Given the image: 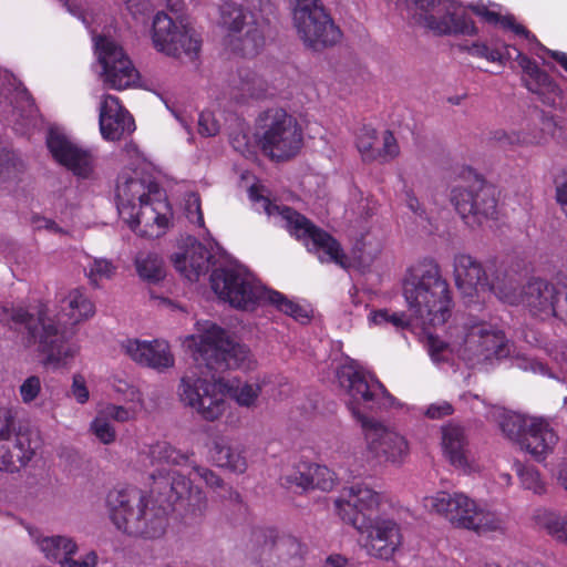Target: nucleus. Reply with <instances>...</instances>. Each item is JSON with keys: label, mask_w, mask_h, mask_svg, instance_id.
<instances>
[{"label": "nucleus", "mask_w": 567, "mask_h": 567, "mask_svg": "<svg viewBox=\"0 0 567 567\" xmlns=\"http://www.w3.org/2000/svg\"><path fill=\"white\" fill-rule=\"evenodd\" d=\"M195 365L182 377L178 394L185 405L204 420L215 421L226 410L228 394L240 406L254 408L261 392L258 383L227 380L218 377L230 369L250 370L255 360L249 348L231 340L220 327L205 322L200 334L190 336Z\"/></svg>", "instance_id": "1"}, {"label": "nucleus", "mask_w": 567, "mask_h": 567, "mask_svg": "<svg viewBox=\"0 0 567 567\" xmlns=\"http://www.w3.org/2000/svg\"><path fill=\"white\" fill-rule=\"evenodd\" d=\"M403 296L412 316L423 327L443 326L451 316L449 284L440 266L424 259L411 266L403 279Z\"/></svg>", "instance_id": "2"}, {"label": "nucleus", "mask_w": 567, "mask_h": 567, "mask_svg": "<svg viewBox=\"0 0 567 567\" xmlns=\"http://www.w3.org/2000/svg\"><path fill=\"white\" fill-rule=\"evenodd\" d=\"M2 320H10L27 347L37 346L45 355V363L62 368L75 355V349L65 343V333L49 319L45 305L31 308H2Z\"/></svg>", "instance_id": "3"}, {"label": "nucleus", "mask_w": 567, "mask_h": 567, "mask_svg": "<svg viewBox=\"0 0 567 567\" xmlns=\"http://www.w3.org/2000/svg\"><path fill=\"white\" fill-rule=\"evenodd\" d=\"M249 198L268 216L279 217L288 231L303 240L308 250L316 252L321 262H336L346 267V256L339 243L324 230L316 227L308 218L288 206H280L258 193L256 186L249 188Z\"/></svg>", "instance_id": "4"}, {"label": "nucleus", "mask_w": 567, "mask_h": 567, "mask_svg": "<svg viewBox=\"0 0 567 567\" xmlns=\"http://www.w3.org/2000/svg\"><path fill=\"white\" fill-rule=\"evenodd\" d=\"M256 137L262 153L275 161L295 157L302 146V130L282 109H269L257 120Z\"/></svg>", "instance_id": "5"}, {"label": "nucleus", "mask_w": 567, "mask_h": 567, "mask_svg": "<svg viewBox=\"0 0 567 567\" xmlns=\"http://www.w3.org/2000/svg\"><path fill=\"white\" fill-rule=\"evenodd\" d=\"M220 14L223 24L229 31L234 52L245 58H254L262 51L270 32L268 19L234 1H225Z\"/></svg>", "instance_id": "6"}, {"label": "nucleus", "mask_w": 567, "mask_h": 567, "mask_svg": "<svg viewBox=\"0 0 567 567\" xmlns=\"http://www.w3.org/2000/svg\"><path fill=\"white\" fill-rule=\"evenodd\" d=\"M454 276L455 284L464 296L472 297L481 291H489L505 303L518 300L511 286V276L499 269H484L481 262L470 255L455 256Z\"/></svg>", "instance_id": "7"}, {"label": "nucleus", "mask_w": 567, "mask_h": 567, "mask_svg": "<svg viewBox=\"0 0 567 567\" xmlns=\"http://www.w3.org/2000/svg\"><path fill=\"white\" fill-rule=\"evenodd\" d=\"M214 292L231 307L252 310L264 299L266 288L244 266L229 264L215 268L210 275Z\"/></svg>", "instance_id": "8"}, {"label": "nucleus", "mask_w": 567, "mask_h": 567, "mask_svg": "<svg viewBox=\"0 0 567 567\" xmlns=\"http://www.w3.org/2000/svg\"><path fill=\"white\" fill-rule=\"evenodd\" d=\"M289 6L297 33L307 47L321 50L340 40V29L319 0H289Z\"/></svg>", "instance_id": "9"}, {"label": "nucleus", "mask_w": 567, "mask_h": 567, "mask_svg": "<svg viewBox=\"0 0 567 567\" xmlns=\"http://www.w3.org/2000/svg\"><path fill=\"white\" fill-rule=\"evenodd\" d=\"M151 492L168 504L185 502L184 519L189 523L200 520L207 509V497L203 491L194 487L190 480L177 471L157 468L151 473Z\"/></svg>", "instance_id": "10"}, {"label": "nucleus", "mask_w": 567, "mask_h": 567, "mask_svg": "<svg viewBox=\"0 0 567 567\" xmlns=\"http://www.w3.org/2000/svg\"><path fill=\"white\" fill-rule=\"evenodd\" d=\"M337 378L350 398L348 406L352 415L360 423L363 420H370L363 414L361 408L373 411L392 404V395L379 380L354 369L352 365L341 367L337 372Z\"/></svg>", "instance_id": "11"}, {"label": "nucleus", "mask_w": 567, "mask_h": 567, "mask_svg": "<svg viewBox=\"0 0 567 567\" xmlns=\"http://www.w3.org/2000/svg\"><path fill=\"white\" fill-rule=\"evenodd\" d=\"M511 284L518 299L511 303L512 306L523 303L533 317L548 320L557 315L563 290L567 289V275L557 274L550 280L532 278L522 290H518L517 281L513 276H511Z\"/></svg>", "instance_id": "12"}, {"label": "nucleus", "mask_w": 567, "mask_h": 567, "mask_svg": "<svg viewBox=\"0 0 567 567\" xmlns=\"http://www.w3.org/2000/svg\"><path fill=\"white\" fill-rule=\"evenodd\" d=\"M152 41L156 50L174 58L195 60L200 41L186 25L177 24L165 12H157L153 19Z\"/></svg>", "instance_id": "13"}, {"label": "nucleus", "mask_w": 567, "mask_h": 567, "mask_svg": "<svg viewBox=\"0 0 567 567\" xmlns=\"http://www.w3.org/2000/svg\"><path fill=\"white\" fill-rule=\"evenodd\" d=\"M95 50L102 68L101 79L109 89L121 91L138 82L137 70L115 41L101 37L95 42Z\"/></svg>", "instance_id": "14"}, {"label": "nucleus", "mask_w": 567, "mask_h": 567, "mask_svg": "<svg viewBox=\"0 0 567 567\" xmlns=\"http://www.w3.org/2000/svg\"><path fill=\"white\" fill-rule=\"evenodd\" d=\"M13 417L8 415L0 424V468L10 473L20 471L33 458L40 447L37 432L14 431Z\"/></svg>", "instance_id": "15"}, {"label": "nucleus", "mask_w": 567, "mask_h": 567, "mask_svg": "<svg viewBox=\"0 0 567 567\" xmlns=\"http://www.w3.org/2000/svg\"><path fill=\"white\" fill-rule=\"evenodd\" d=\"M451 202L465 223L473 227L496 213L495 190L492 186L475 183L468 188L455 187Z\"/></svg>", "instance_id": "16"}, {"label": "nucleus", "mask_w": 567, "mask_h": 567, "mask_svg": "<svg viewBox=\"0 0 567 567\" xmlns=\"http://www.w3.org/2000/svg\"><path fill=\"white\" fill-rule=\"evenodd\" d=\"M355 529L362 535L365 534L363 546L375 558H392L403 542L400 525L391 518L371 517L367 519L364 527Z\"/></svg>", "instance_id": "17"}, {"label": "nucleus", "mask_w": 567, "mask_h": 567, "mask_svg": "<svg viewBox=\"0 0 567 567\" xmlns=\"http://www.w3.org/2000/svg\"><path fill=\"white\" fill-rule=\"evenodd\" d=\"M381 496L363 484H354L347 494L334 501L339 517L354 528H362L378 509Z\"/></svg>", "instance_id": "18"}, {"label": "nucleus", "mask_w": 567, "mask_h": 567, "mask_svg": "<svg viewBox=\"0 0 567 567\" xmlns=\"http://www.w3.org/2000/svg\"><path fill=\"white\" fill-rule=\"evenodd\" d=\"M48 147L53 158L80 178H89L93 173L92 153L74 143L65 134L50 130L47 137Z\"/></svg>", "instance_id": "19"}, {"label": "nucleus", "mask_w": 567, "mask_h": 567, "mask_svg": "<svg viewBox=\"0 0 567 567\" xmlns=\"http://www.w3.org/2000/svg\"><path fill=\"white\" fill-rule=\"evenodd\" d=\"M369 451L380 461L399 463L409 452L406 440L398 432L370 419L361 423Z\"/></svg>", "instance_id": "20"}, {"label": "nucleus", "mask_w": 567, "mask_h": 567, "mask_svg": "<svg viewBox=\"0 0 567 567\" xmlns=\"http://www.w3.org/2000/svg\"><path fill=\"white\" fill-rule=\"evenodd\" d=\"M35 112L33 100L25 87L9 72L0 69V117L16 122Z\"/></svg>", "instance_id": "21"}, {"label": "nucleus", "mask_w": 567, "mask_h": 567, "mask_svg": "<svg viewBox=\"0 0 567 567\" xmlns=\"http://www.w3.org/2000/svg\"><path fill=\"white\" fill-rule=\"evenodd\" d=\"M426 508L444 516L454 526L467 528L473 524L476 503L463 493L439 492L424 499Z\"/></svg>", "instance_id": "22"}, {"label": "nucleus", "mask_w": 567, "mask_h": 567, "mask_svg": "<svg viewBox=\"0 0 567 567\" xmlns=\"http://www.w3.org/2000/svg\"><path fill=\"white\" fill-rule=\"evenodd\" d=\"M121 348L136 363L157 371L172 368L175 362L168 343L163 340L127 339L122 342Z\"/></svg>", "instance_id": "23"}, {"label": "nucleus", "mask_w": 567, "mask_h": 567, "mask_svg": "<svg viewBox=\"0 0 567 567\" xmlns=\"http://www.w3.org/2000/svg\"><path fill=\"white\" fill-rule=\"evenodd\" d=\"M147 496L137 487L123 486L111 489L106 495V509L114 526L123 533L130 518L135 516Z\"/></svg>", "instance_id": "24"}, {"label": "nucleus", "mask_w": 567, "mask_h": 567, "mask_svg": "<svg viewBox=\"0 0 567 567\" xmlns=\"http://www.w3.org/2000/svg\"><path fill=\"white\" fill-rule=\"evenodd\" d=\"M281 485L288 488L292 486L299 487L302 491L320 489L329 492L333 488L337 477L336 474L324 465L300 462L290 473L284 475Z\"/></svg>", "instance_id": "25"}, {"label": "nucleus", "mask_w": 567, "mask_h": 567, "mask_svg": "<svg viewBox=\"0 0 567 567\" xmlns=\"http://www.w3.org/2000/svg\"><path fill=\"white\" fill-rule=\"evenodd\" d=\"M99 123L102 136L109 141H118L135 130L133 117L113 95L101 101Z\"/></svg>", "instance_id": "26"}, {"label": "nucleus", "mask_w": 567, "mask_h": 567, "mask_svg": "<svg viewBox=\"0 0 567 567\" xmlns=\"http://www.w3.org/2000/svg\"><path fill=\"white\" fill-rule=\"evenodd\" d=\"M123 530L124 534L144 539H156L162 537L167 527L166 512L162 506H156L148 498L143 506L134 513Z\"/></svg>", "instance_id": "27"}, {"label": "nucleus", "mask_w": 567, "mask_h": 567, "mask_svg": "<svg viewBox=\"0 0 567 567\" xmlns=\"http://www.w3.org/2000/svg\"><path fill=\"white\" fill-rule=\"evenodd\" d=\"M61 302V313L58 319L55 320L50 317L49 319L65 333V343L73 347L76 352V347L69 342L70 336L65 330V326L68 323L73 326L92 317L95 312V308L92 301L79 288L71 290Z\"/></svg>", "instance_id": "28"}, {"label": "nucleus", "mask_w": 567, "mask_h": 567, "mask_svg": "<svg viewBox=\"0 0 567 567\" xmlns=\"http://www.w3.org/2000/svg\"><path fill=\"white\" fill-rule=\"evenodd\" d=\"M558 442L557 434L542 417H532L519 446L529 453L537 462H542Z\"/></svg>", "instance_id": "29"}, {"label": "nucleus", "mask_w": 567, "mask_h": 567, "mask_svg": "<svg viewBox=\"0 0 567 567\" xmlns=\"http://www.w3.org/2000/svg\"><path fill=\"white\" fill-rule=\"evenodd\" d=\"M210 251L196 239H190L183 252L174 254L172 261L187 280L196 281L209 269Z\"/></svg>", "instance_id": "30"}, {"label": "nucleus", "mask_w": 567, "mask_h": 567, "mask_svg": "<svg viewBox=\"0 0 567 567\" xmlns=\"http://www.w3.org/2000/svg\"><path fill=\"white\" fill-rule=\"evenodd\" d=\"M513 51L516 54L515 58H513L509 49L506 50V56L508 59H515L522 68L524 72L523 81L528 91L536 94L554 93L557 91V85L534 60L523 54L516 48H513Z\"/></svg>", "instance_id": "31"}, {"label": "nucleus", "mask_w": 567, "mask_h": 567, "mask_svg": "<svg viewBox=\"0 0 567 567\" xmlns=\"http://www.w3.org/2000/svg\"><path fill=\"white\" fill-rule=\"evenodd\" d=\"M158 193L156 185H145L140 178L120 176L116 185L117 207L121 214L135 210L136 205L146 200L152 194Z\"/></svg>", "instance_id": "32"}, {"label": "nucleus", "mask_w": 567, "mask_h": 567, "mask_svg": "<svg viewBox=\"0 0 567 567\" xmlns=\"http://www.w3.org/2000/svg\"><path fill=\"white\" fill-rule=\"evenodd\" d=\"M442 447L453 466L458 468L467 467V439L461 425L449 423L442 427Z\"/></svg>", "instance_id": "33"}, {"label": "nucleus", "mask_w": 567, "mask_h": 567, "mask_svg": "<svg viewBox=\"0 0 567 567\" xmlns=\"http://www.w3.org/2000/svg\"><path fill=\"white\" fill-rule=\"evenodd\" d=\"M482 331H485L480 322L464 327L463 334L455 341L456 353L470 368L484 364Z\"/></svg>", "instance_id": "34"}, {"label": "nucleus", "mask_w": 567, "mask_h": 567, "mask_svg": "<svg viewBox=\"0 0 567 567\" xmlns=\"http://www.w3.org/2000/svg\"><path fill=\"white\" fill-rule=\"evenodd\" d=\"M231 96L241 101L247 97H259L265 91V82L254 71L239 69L229 80Z\"/></svg>", "instance_id": "35"}, {"label": "nucleus", "mask_w": 567, "mask_h": 567, "mask_svg": "<svg viewBox=\"0 0 567 567\" xmlns=\"http://www.w3.org/2000/svg\"><path fill=\"white\" fill-rule=\"evenodd\" d=\"M480 326L485 328L482 331L483 355L484 364L493 362V360H501L507 358L511 353V346L504 332L498 330L486 322H480Z\"/></svg>", "instance_id": "36"}, {"label": "nucleus", "mask_w": 567, "mask_h": 567, "mask_svg": "<svg viewBox=\"0 0 567 567\" xmlns=\"http://www.w3.org/2000/svg\"><path fill=\"white\" fill-rule=\"evenodd\" d=\"M212 457L216 465L235 473H244L247 468L243 450L238 445H231L224 440L214 442Z\"/></svg>", "instance_id": "37"}, {"label": "nucleus", "mask_w": 567, "mask_h": 567, "mask_svg": "<svg viewBox=\"0 0 567 567\" xmlns=\"http://www.w3.org/2000/svg\"><path fill=\"white\" fill-rule=\"evenodd\" d=\"M136 206H138V210H130L127 213L128 219H131V227L134 229L136 226H153L156 225L159 229L164 228L168 224V218L165 214L159 212V207H165L166 204L157 200V203H153L151 200V196L146 198V200L140 202Z\"/></svg>", "instance_id": "38"}, {"label": "nucleus", "mask_w": 567, "mask_h": 567, "mask_svg": "<svg viewBox=\"0 0 567 567\" xmlns=\"http://www.w3.org/2000/svg\"><path fill=\"white\" fill-rule=\"evenodd\" d=\"M143 462L150 465H183L188 462V455L172 446L168 442H156L142 451Z\"/></svg>", "instance_id": "39"}, {"label": "nucleus", "mask_w": 567, "mask_h": 567, "mask_svg": "<svg viewBox=\"0 0 567 567\" xmlns=\"http://www.w3.org/2000/svg\"><path fill=\"white\" fill-rule=\"evenodd\" d=\"M39 548L50 560L58 563L60 566L69 558L70 555H75L78 545L75 542L61 535L47 536L39 539Z\"/></svg>", "instance_id": "40"}, {"label": "nucleus", "mask_w": 567, "mask_h": 567, "mask_svg": "<svg viewBox=\"0 0 567 567\" xmlns=\"http://www.w3.org/2000/svg\"><path fill=\"white\" fill-rule=\"evenodd\" d=\"M135 267L138 276L150 284L159 282L166 275L163 259L154 252H138Z\"/></svg>", "instance_id": "41"}, {"label": "nucleus", "mask_w": 567, "mask_h": 567, "mask_svg": "<svg viewBox=\"0 0 567 567\" xmlns=\"http://www.w3.org/2000/svg\"><path fill=\"white\" fill-rule=\"evenodd\" d=\"M534 519L548 535L567 545V516L540 508L535 512Z\"/></svg>", "instance_id": "42"}, {"label": "nucleus", "mask_w": 567, "mask_h": 567, "mask_svg": "<svg viewBox=\"0 0 567 567\" xmlns=\"http://www.w3.org/2000/svg\"><path fill=\"white\" fill-rule=\"evenodd\" d=\"M533 416L498 410L497 422L502 432L512 441L520 443Z\"/></svg>", "instance_id": "43"}, {"label": "nucleus", "mask_w": 567, "mask_h": 567, "mask_svg": "<svg viewBox=\"0 0 567 567\" xmlns=\"http://www.w3.org/2000/svg\"><path fill=\"white\" fill-rule=\"evenodd\" d=\"M261 301H268L279 311L292 317L297 321L306 322L309 320V316L306 309L278 291L266 289L264 299Z\"/></svg>", "instance_id": "44"}, {"label": "nucleus", "mask_w": 567, "mask_h": 567, "mask_svg": "<svg viewBox=\"0 0 567 567\" xmlns=\"http://www.w3.org/2000/svg\"><path fill=\"white\" fill-rule=\"evenodd\" d=\"M473 524L468 529L476 533L504 532L505 518L496 512L477 506L476 513L472 517Z\"/></svg>", "instance_id": "45"}, {"label": "nucleus", "mask_w": 567, "mask_h": 567, "mask_svg": "<svg viewBox=\"0 0 567 567\" xmlns=\"http://www.w3.org/2000/svg\"><path fill=\"white\" fill-rule=\"evenodd\" d=\"M22 162L13 152L0 148V182H8L18 177L22 172Z\"/></svg>", "instance_id": "46"}, {"label": "nucleus", "mask_w": 567, "mask_h": 567, "mask_svg": "<svg viewBox=\"0 0 567 567\" xmlns=\"http://www.w3.org/2000/svg\"><path fill=\"white\" fill-rule=\"evenodd\" d=\"M299 540L291 535L276 536L272 542V549L277 557L281 560H286L300 553Z\"/></svg>", "instance_id": "47"}, {"label": "nucleus", "mask_w": 567, "mask_h": 567, "mask_svg": "<svg viewBox=\"0 0 567 567\" xmlns=\"http://www.w3.org/2000/svg\"><path fill=\"white\" fill-rule=\"evenodd\" d=\"M370 320L377 326H391L395 329H403L410 324L404 313L390 312L388 309L371 312Z\"/></svg>", "instance_id": "48"}, {"label": "nucleus", "mask_w": 567, "mask_h": 567, "mask_svg": "<svg viewBox=\"0 0 567 567\" xmlns=\"http://www.w3.org/2000/svg\"><path fill=\"white\" fill-rule=\"evenodd\" d=\"M377 131L370 126H363L357 137V147L364 159H377V150L373 147Z\"/></svg>", "instance_id": "49"}, {"label": "nucleus", "mask_w": 567, "mask_h": 567, "mask_svg": "<svg viewBox=\"0 0 567 567\" xmlns=\"http://www.w3.org/2000/svg\"><path fill=\"white\" fill-rule=\"evenodd\" d=\"M516 472L520 478L522 485L526 489H530L536 494H542L545 491L539 473L534 467L517 464Z\"/></svg>", "instance_id": "50"}, {"label": "nucleus", "mask_w": 567, "mask_h": 567, "mask_svg": "<svg viewBox=\"0 0 567 567\" xmlns=\"http://www.w3.org/2000/svg\"><path fill=\"white\" fill-rule=\"evenodd\" d=\"M114 270L115 267L107 259L95 258L89 265V279L93 285H97L99 279L111 278Z\"/></svg>", "instance_id": "51"}, {"label": "nucleus", "mask_w": 567, "mask_h": 567, "mask_svg": "<svg viewBox=\"0 0 567 567\" xmlns=\"http://www.w3.org/2000/svg\"><path fill=\"white\" fill-rule=\"evenodd\" d=\"M91 430L104 444H110L115 440V430L110 424L109 420L101 413L92 422Z\"/></svg>", "instance_id": "52"}, {"label": "nucleus", "mask_w": 567, "mask_h": 567, "mask_svg": "<svg viewBox=\"0 0 567 567\" xmlns=\"http://www.w3.org/2000/svg\"><path fill=\"white\" fill-rule=\"evenodd\" d=\"M400 154V147L391 131H385L383 134L382 148L377 150V159L382 162H390L398 157Z\"/></svg>", "instance_id": "53"}, {"label": "nucleus", "mask_w": 567, "mask_h": 567, "mask_svg": "<svg viewBox=\"0 0 567 567\" xmlns=\"http://www.w3.org/2000/svg\"><path fill=\"white\" fill-rule=\"evenodd\" d=\"M464 49L472 55L478 56V58H485L487 61L491 62H501L503 63V60L505 55L499 52L496 49H491L484 43H473L470 47H464Z\"/></svg>", "instance_id": "54"}, {"label": "nucleus", "mask_w": 567, "mask_h": 567, "mask_svg": "<svg viewBox=\"0 0 567 567\" xmlns=\"http://www.w3.org/2000/svg\"><path fill=\"white\" fill-rule=\"evenodd\" d=\"M41 392V381L37 375L27 378L20 385V395L23 403H31Z\"/></svg>", "instance_id": "55"}, {"label": "nucleus", "mask_w": 567, "mask_h": 567, "mask_svg": "<svg viewBox=\"0 0 567 567\" xmlns=\"http://www.w3.org/2000/svg\"><path fill=\"white\" fill-rule=\"evenodd\" d=\"M427 351L435 363L447 360V344L433 336L427 338Z\"/></svg>", "instance_id": "56"}, {"label": "nucleus", "mask_w": 567, "mask_h": 567, "mask_svg": "<svg viewBox=\"0 0 567 567\" xmlns=\"http://www.w3.org/2000/svg\"><path fill=\"white\" fill-rule=\"evenodd\" d=\"M198 130L199 133L205 136H215L219 132V124L212 112L200 113Z\"/></svg>", "instance_id": "57"}, {"label": "nucleus", "mask_w": 567, "mask_h": 567, "mask_svg": "<svg viewBox=\"0 0 567 567\" xmlns=\"http://www.w3.org/2000/svg\"><path fill=\"white\" fill-rule=\"evenodd\" d=\"M187 218L199 226L204 225V217L200 209V200L196 194H190L186 200Z\"/></svg>", "instance_id": "58"}, {"label": "nucleus", "mask_w": 567, "mask_h": 567, "mask_svg": "<svg viewBox=\"0 0 567 567\" xmlns=\"http://www.w3.org/2000/svg\"><path fill=\"white\" fill-rule=\"evenodd\" d=\"M74 555H70L66 560L63 561L61 567H96L99 557L95 551L91 550L79 558H74Z\"/></svg>", "instance_id": "59"}, {"label": "nucleus", "mask_w": 567, "mask_h": 567, "mask_svg": "<svg viewBox=\"0 0 567 567\" xmlns=\"http://www.w3.org/2000/svg\"><path fill=\"white\" fill-rule=\"evenodd\" d=\"M107 420L113 419L117 422H126L133 417V412L115 404L105 405L100 412Z\"/></svg>", "instance_id": "60"}, {"label": "nucleus", "mask_w": 567, "mask_h": 567, "mask_svg": "<svg viewBox=\"0 0 567 567\" xmlns=\"http://www.w3.org/2000/svg\"><path fill=\"white\" fill-rule=\"evenodd\" d=\"M454 408L447 401L432 403L427 406L425 415L432 420H439L453 414Z\"/></svg>", "instance_id": "61"}, {"label": "nucleus", "mask_w": 567, "mask_h": 567, "mask_svg": "<svg viewBox=\"0 0 567 567\" xmlns=\"http://www.w3.org/2000/svg\"><path fill=\"white\" fill-rule=\"evenodd\" d=\"M193 470L207 484V486L212 488L225 487L224 481L212 470L199 465H194Z\"/></svg>", "instance_id": "62"}, {"label": "nucleus", "mask_w": 567, "mask_h": 567, "mask_svg": "<svg viewBox=\"0 0 567 567\" xmlns=\"http://www.w3.org/2000/svg\"><path fill=\"white\" fill-rule=\"evenodd\" d=\"M127 10L134 16H144L151 12L152 2L151 0H122Z\"/></svg>", "instance_id": "63"}, {"label": "nucleus", "mask_w": 567, "mask_h": 567, "mask_svg": "<svg viewBox=\"0 0 567 567\" xmlns=\"http://www.w3.org/2000/svg\"><path fill=\"white\" fill-rule=\"evenodd\" d=\"M492 138L496 142H498L501 145H516L524 142V138L519 133L512 132L507 133L505 131H495L493 132Z\"/></svg>", "instance_id": "64"}]
</instances>
